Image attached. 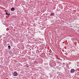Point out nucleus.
Segmentation results:
<instances>
[{"instance_id":"nucleus-5","label":"nucleus","mask_w":79,"mask_h":79,"mask_svg":"<svg viewBox=\"0 0 79 79\" xmlns=\"http://www.w3.org/2000/svg\"><path fill=\"white\" fill-rule=\"evenodd\" d=\"M34 63L35 64H38V63H37V62H36V61H34Z\"/></svg>"},{"instance_id":"nucleus-7","label":"nucleus","mask_w":79,"mask_h":79,"mask_svg":"<svg viewBox=\"0 0 79 79\" xmlns=\"http://www.w3.org/2000/svg\"><path fill=\"white\" fill-rule=\"evenodd\" d=\"M6 15H8V12H6Z\"/></svg>"},{"instance_id":"nucleus-1","label":"nucleus","mask_w":79,"mask_h":79,"mask_svg":"<svg viewBox=\"0 0 79 79\" xmlns=\"http://www.w3.org/2000/svg\"><path fill=\"white\" fill-rule=\"evenodd\" d=\"M74 72H76V70L74 69H71L70 71L71 73H74Z\"/></svg>"},{"instance_id":"nucleus-2","label":"nucleus","mask_w":79,"mask_h":79,"mask_svg":"<svg viewBox=\"0 0 79 79\" xmlns=\"http://www.w3.org/2000/svg\"><path fill=\"white\" fill-rule=\"evenodd\" d=\"M13 74L14 76H18V73L16 72H15Z\"/></svg>"},{"instance_id":"nucleus-8","label":"nucleus","mask_w":79,"mask_h":79,"mask_svg":"<svg viewBox=\"0 0 79 79\" xmlns=\"http://www.w3.org/2000/svg\"><path fill=\"white\" fill-rule=\"evenodd\" d=\"M7 15H8V16H10V14H8Z\"/></svg>"},{"instance_id":"nucleus-3","label":"nucleus","mask_w":79,"mask_h":79,"mask_svg":"<svg viewBox=\"0 0 79 79\" xmlns=\"http://www.w3.org/2000/svg\"><path fill=\"white\" fill-rule=\"evenodd\" d=\"M11 11H14V10H15V8L12 7L11 8Z\"/></svg>"},{"instance_id":"nucleus-4","label":"nucleus","mask_w":79,"mask_h":79,"mask_svg":"<svg viewBox=\"0 0 79 79\" xmlns=\"http://www.w3.org/2000/svg\"><path fill=\"white\" fill-rule=\"evenodd\" d=\"M55 15V14L52 13L51 14L50 16H54Z\"/></svg>"},{"instance_id":"nucleus-6","label":"nucleus","mask_w":79,"mask_h":79,"mask_svg":"<svg viewBox=\"0 0 79 79\" xmlns=\"http://www.w3.org/2000/svg\"><path fill=\"white\" fill-rule=\"evenodd\" d=\"M8 48L9 49H10V48H11V46H8Z\"/></svg>"}]
</instances>
